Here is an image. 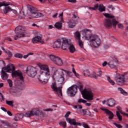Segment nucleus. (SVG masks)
<instances>
[{
    "label": "nucleus",
    "mask_w": 128,
    "mask_h": 128,
    "mask_svg": "<svg viewBox=\"0 0 128 128\" xmlns=\"http://www.w3.org/2000/svg\"><path fill=\"white\" fill-rule=\"evenodd\" d=\"M40 68V74L38 78L40 82L44 84H48L50 78V70L48 65L40 64L39 66Z\"/></svg>",
    "instance_id": "nucleus-1"
},
{
    "label": "nucleus",
    "mask_w": 128,
    "mask_h": 128,
    "mask_svg": "<svg viewBox=\"0 0 128 128\" xmlns=\"http://www.w3.org/2000/svg\"><path fill=\"white\" fill-rule=\"evenodd\" d=\"M102 14L106 18L104 22V26L106 28H110L112 26L114 28H116L118 22L114 18V16L108 13H103Z\"/></svg>",
    "instance_id": "nucleus-2"
},
{
    "label": "nucleus",
    "mask_w": 128,
    "mask_h": 128,
    "mask_svg": "<svg viewBox=\"0 0 128 128\" xmlns=\"http://www.w3.org/2000/svg\"><path fill=\"white\" fill-rule=\"evenodd\" d=\"M84 38L86 40H89V42L92 46H94V48H98L100 46L102 41L98 36L92 34L88 36V32H86Z\"/></svg>",
    "instance_id": "nucleus-3"
},
{
    "label": "nucleus",
    "mask_w": 128,
    "mask_h": 128,
    "mask_svg": "<svg viewBox=\"0 0 128 128\" xmlns=\"http://www.w3.org/2000/svg\"><path fill=\"white\" fill-rule=\"evenodd\" d=\"M76 88L80 90L82 94L84 100H86L88 102H92V100H94V92L90 88H85L83 90L84 86L82 85H79Z\"/></svg>",
    "instance_id": "nucleus-4"
},
{
    "label": "nucleus",
    "mask_w": 128,
    "mask_h": 128,
    "mask_svg": "<svg viewBox=\"0 0 128 128\" xmlns=\"http://www.w3.org/2000/svg\"><path fill=\"white\" fill-rule=\"evenodd\" d=\"M62 69H58L56 70L53 74V78H56L58 84H60V86H62L64 84V74L62 72Z\"/></svg>",
    "instance_id": "nucleus-5"
},
{
    "label": "nucleus",
    "mask_w": 128,
    "mask_h": 128,
    "mask_svg": "<svg viewBox=\"0 0 128 128\" xmlns=\"http://www.w3.org/2000/svg\"><path fill=\"white\" fill-rule=\"evenodd\" d=\"M15 32L16 36H14V40H18L19 38L28 36V32H26V28L22 26H18L16 28Z\"/></svg>",
    "instance_id": "nucleus-6"
},
{
    "label": "nucleus",
    "mask_w": 128,
    "mask_h": 128,
    "mask_svg": "<svg viewBox=\"0 0 128 128\" xmlns=\"http://www.w3.org/2000/svg\"><path fill=\"white\" fill-rule=\"evenodd\" d=\"M51 88H52L53 92L54 94L59 96V98H62V86H60L59 87L56 86V83L55 82H52L50 86Z\"/></svg>",
    "instance_id": "nucleus-7"
},
{
    "label": "nucleus",
    "mask_w": 128,
    "mask_h": 128,
    "mask_svg": "<svg viewBox=\"0 0 128 128\" xmlns=\"http://www.w3.org/2000/svg\"><path fill=\"white\" fill-rule=\"evenodd\" d=\"M29 10L30 12V16L28 18V20H31L32 18H40L44 16V14L38 12L36 8L34 7H30Z\"/></svg>",
    "instance_id": "nucleus-8"
},
{
    "label": "nucleus",
    "mask_w": 128,
    "mask_h": 128,
    "mask_svg": "<svg viewBox=\"0 0 128 128\" xmlns=\"http://www.w3.org/2000/svg\"><path fill=\"white\" fill-rule=\"evenodd\" d=\"M68 42V39L66 38H61L60 39H58L56 41L54 42L53 44L54 48H60L62 47V46L64 44H66Z\"/></svg>",
    "instance_id": "nucleus-9"
},
{
    "label": "nucleus",
    "mask_w": 128,
    "mask_h": 128,
    "mask_svg": "<svg viewBox=\"0 0 128 128\" xmlns=\"http://www.w3.org/2000/svg\"><path fill=\"white\" fill-rule=\"evenodd\" d=\"M78 16L74 14L72 17L71 19L69 20L68 22V26L70 28H74L76 27V26L78 22Z\"/></svg>",
    "instance_id": "nucleus-10"
},
{
    "label": "nucleus",
    "mask_w": 128,
    "mask_h": 128,
    "mask_svg": "<svg viewBox=\"0 0 128 128\" xmlns=\"http://www.w3.org/2000/svg\"><path fill=\"white\" fill-rule=\"evenodd\" d=\"M115 80L120 86H124V82H126V79H124V76L118 73L116 74Z\"/></svg>",
    "instance_id": "nucleus-11"
},
{
    "label": "nucleus",
    "mask_w": 128,
    "mask_h": 128,
    "mask_svg": "<svg viewBox=\"0 0 128 128\" xmlns=\"http://www.w3.org/2000/svg\"><path fill=\"white\" fill-rule=\"evenodd\" d=\"M26 72L29 76L34 78L36 76V68L32 66H29L27 68Z\"/></svg>",
    "instance_id": "nucleus-12"
},
{
    "label": "nucleus",
    "mask_w": 128,
    "mask_h": 128,
    "mask_svg": "<svg viewBox=\"0 0 128 128\" xmlns=\"http://www.w3.org/2000/svg\"><path fill=\"white\" fill-rule=\"evenodd\" d=\"M67 48H68L70 52H72V54L76 52V48H74V46L68 42V40L67 42H66V44H63L62 46V50H67Z\"/></svg>",
    "instance_id": "nucleus-13"
},
{
    "label": "nucleus",
    "mask_w": 128,
    "mask_h": 128,
    "mask_svg": "<svg viewBox=\"0 0 128 128\" xmlns=\"http://www.w3.org/2000/svg\"><path fill=\"white\" fill-rule=\"evenodd\" d=\"M74 36L79 46L81 48H84V42L80 40V33L78 31L76 32L74 34Z\"/></svg>",
    "instance_id": "nucleus-14"
},
{
    "label": "nucleus",
    "mask_w": 128,
    "mask_h": 128,
    "mask_svg": "<svg viewBox=\"0 0 128 128\" xmlns=\"http://www.w3.org/2000/svg\"><path fill=\"white\" fill-rule=\"evenodd\" d=\"M88 8L90 10H98L100 12H106V7L102 4H96L94 6V7H89Z\"/></svg>",
    "instance_id": "nucleus-15"
},
{
    "label": "nucleus",
    "mask_w": 128,
    "mask_h": 128,
    "mask_svg": "<svg viewBox=\"0 0 128 128\" xmlns=\"http://www.w3.org/2000/svg\"><path fill=\"white\" fill-rule=\"evenodd\" d=\"M78 92V88L76 86H72L68 89L67 94L70 96H74Z\"/></svg>",
    "instance_id": "nucleus-16"
},
{
    "label": "nucleus",
    "mask_w": 128,
    "mask_h": 128,
    "mask_svg": "<svg viewBox=\"0 0 128 128\" xmlns=\"http://www.w3.org/2000/svg\"><path fill=\"white\" fill-rule=\"evenodd\" d=\"M118 59L116 58H112L110 60L108 63V64L110 68H116V64H118Z\"/></svg>",
    "instance_id": "nucleus-17"
},
{
    "label": "nucleus",
    "mask_w": 128,
    "mask_h": 128,
    "mask_svg": "<svg viewBox=\"0 0 128 128\" xmlns=\"http://www.w3.org/2000/svg\"><path fill=\"white\" fill-rule=\"evenodd\" d=\"M12 78H16V76H18L21 82H24V78L22 73L20 71H15L12 72Z\"/></svg>",
    "instance_id": "nucleus-18"
},
{
    "label": "nucleus",
    "mask_w": 128,
    "mask_h": 128,
    "mask_svg": "<svg viewBox=\"0 0 128 128\" xmlns=\"http://www.w3.org/2000/svg\"><path fill=\"white\" fill-rule=\"evenodd\" d=\"M32 42L33 44H38V42H40L42 44H44V40H42V36L40 35V36H37L34 38L32 39Z\"/></svg>",
    "instance_id": "nucleus-19"
},
{
    "label": "nucleus",
    "mask_w": 128,
    "mask_h": 128,
    "mask_svg": "<svg viewBox=\"0 0 128 128\" xmlns=\"http://www.w3.org/2000/svg\"><path fill=\"white\" fill-rule=\"evenodd\" d=\"M15 70L14 66L12 64H8L6 67L3 68V70H6V72H12Z\"/></svg>",
    "instance_id": "nucleus-20"
},
{
    "label": "nucleus",
    "mask_w": 128,
    "mask_h": 128,
    "mask_svg": "<svg viewBox=\"0 0 128 128\" xmlns=\"http://www.w3.org/2000/svg\"><path fill=\"white\" fill-rule=\"evenodd\" d=\"M106 104L108 106L114 108L116 106V100L112 98H110L106 100Z\"/></svg>",
    "instance_id": "nucleus-21"
},
{
    "label": "nucleus",
    "mask_w": 128,
    "mask_h": 128,
    "mask_svg": "<svg viewBox=\"0 0 128 128\" xmlns=\"http://www.w3.org/2000/svg\"><path fill=\"white\" fill-rule=\"evenodd\" d=\"M12 12L13 14H18V12L12 9L10 6L6 7L4 10V12L5 14H6L8 12Z\"/></svg>",
    "instance_id": "nucleus-22"
},
{
    "label": "nucleus",
    "mask_w": 128,
    "mask_h": 128,
    "mask_svg": "<svg viewBox=\"0 0 128 128\" xmlns=\"http://www.w3.org/2000/svg\"><path fill=\"white\" fill-rule=\"evenodd\" d=\"M66 122H68L70 124H73V126H82V124L80 123H76V120L71 119L70 118H66Z\"/></svg>",
    "instance_id": "nucleus-23"
},
{
    "label": "nucleus",
    "mask_w": 128,
    "mask_h": 128,
    "mask_svg": "<svg viewBox=\"0 0 128 128\" xmlns=\"http://www.w3.org/2000/svg\"><path fill=\"white\" fill-rule=\"evenodd\" d=\"M24 117V114H18L14 116V120L15 122H18L20 120H22V118Z\"/></svg>",
    "instance_id": "nucleus-24"
},
{
    "label": "nucleus",
    "mask_w": 128,
    "mask_h": 128,
    "mask_svg": "<svg viewBox=\"0 0 128 128\" xmlns=\"http://www.w3.org/2000/svg\"><path fill=\"white\" fill-rule=\"evenodd\" d=\"M54 64L57 66H62L64 64V62H62V60L61 58H60V57H57L56 60L54 62Z\"/></svg>",
    "instance_id": "nucleus-25"
},
{
    "label": "nucleus",
    "mask_w": 128,
    "mask_h": 128,
    "mask_svg": "<svg viewBox=\"0 0 128 128\" xmlns=\"http://www.w3.org/2000/svg\"><path fill=\"white\" fill-rule=\"evenodd\" d=\"M84 74H87V76H90L91 78H94L96 80V78H98V74L96 72H93V74L92 75H90V72L88 70H86L84 72Z\"/></svg>",
    "instance_id": "nucleus-26"
},
{
    "label": "nucleus",
    "mask_w": 128,
    "mask_h": 128,
    "mask_svg": "<svg viewBox=\"0 0 128 128\" xmlns=\"http://www.w3.org/2000/svg\"><path fill=\"white\" fill-rule=\"evenodd\" d=\"M32 110L34 116H42V114H44V112L38 109Z\"/></svg>",
    "instance_id": "nucleus-27"
},
{
    "label": "nucleus",
    "mask_w": 128,
    "mask_h": 128,
    "mask_svg": "<svg viewBox=\"0 0 128 128\" xmlns=\"http://www.w3.org/2000/svg\"><path fill=\"white\" fill-rule=\"evenodd\" d=\"M64 72L66 74V78H72V72L62 69V72Z\"/></svg>",
    "instance_id": "nucleus-28"
},
{
    "label": "nucleus",
    "mask_w": 128,
    "mask_h": 128,
    "mask_svg": "<svg viewBox=\"0 0 128 128\" xmlns=\"http://www.w3.org/2000/svg\"><path fill=\"white\" fill-rule=\"evenodd\" d=\"M6 70H4V69H2V80H7V78H8V74H6Z\"/></svg>",
    "instance_id": "nucleus-29"
},
{
    "label": "nucleus",
    "mask_w": 128,
    "mask_h": 128,
    "mask_svg": "<svg viewBox=\"0 0 128 128\" xmlns=\"http://www.w3.org/2000/svg\"><path fill=\"white\" fill-rule=\"evenodd\" d=\"M24 116L26 118H30L31 116H34V112L33 110H30L26 112L24 114Z\"/></svg>",
    "instance_id": "nucleus-30"
},
{
    "label": "nucleus",
    "mask_w": 128,
    "mask_h": 128,
    "mask_svg": "<svg viewBox=\"0 0 128 128\" xmlns=\"http://www.w3.org/2000/svg\"><path fill=\"white\" fill-rule=\"evenodd\" d=\"M54 26L58 30H62V24L60 22H58L54 24Z\"/></svg>",
    "instance_id": "nucleus-31"
},
{
    "label": "nucleus",
    "mask_w": 128,
    "mask_h": 128,
    "mask_svg": "<svg viewBox=\"0 0 128 128\" xmlns=\"http://www.w3.org/2000/svg\"><path fill=\"white\" fill-rule=\"evenodd\" d=\"M118 90L120 92V94H124V96H128V92H126L124 90H123L122 88H118Z\"/></svg>",
    "instance_id": "nucleus-32"
},
{
    "label": "nucleus",
    "mask_w": 128,
    "mask_h": 128,
    "mask_svg": "<svg viewBox=\"0 0 128 128\" xmlns=\"http://www.w3.org/2000/svg\"><path fill=\"white\" fill-rule=\"evenodd\" d=\"M106 114H108V116H109V120H112L114 118V113H112V112L110 111L109 110Z\"/></svg>",
    "instance_id": "nucleus-33"
},
{
    "label": "nucleus",
    "mask_w": 128,
    "mask_h": 128,
    "mask_svg": "<svg viewBox=\"0 0 128 128\" xmlns=\"http://www.w3.org/2000/svg\"><path fill=\"white\" fill-rule=\"evenodd\" d=\"M50 58V60H52V62H53L54 63V62H56L58 56H54V55H50L49 56Z\"/></svg>",
    "instance_id": "nucleus-34"
},
{
    "label": "nucleus",
    "mask_w": 128,
    "mask_h": 128,
    "mask_svg": "<svg viewBox=\"0 0 128 128\" xmlns=\"http://www.w3.org/2000/svg\"><path fill=\"white\" fill-rule=\"evenodd\" d=\"M116 108L118 110V111H116V114H117V112H118V114H124V112H122V108H120V106H117Z\"/></svg>",
    "instance_id": "nucleus-35"
},
{
    "label": "nucleus",
    "mask_w": 128,
    "mask_h": 128,
    "mask_svg": "<svg viewBox=\"0 0 128 128\" xmlns=\"http://www.w3.org/2000/svg\"><path fill=\"white\" fill-rule=\"evenodd\" d=\"M40 2H42V4H44L46 2H48L50 4H54V0H38Z\"/></svg>",
    "instance_id": "nucleus-36"
},
{
    "label": "nucleus",
    "mask_w": 128,
    "mask_h": 128,
    "mask_svg": "<svg viewBox=\"0 0 128 128\" xmlns=\"http://www.w3.org/2000/svg\"><path fill=\"white\" fill-rule=\"evenodd\" d=\"M107 80L109 83L112 84V86H114L115 82L114 80H112V79H110V76H107Z\"/></svg>",
    "instance_id": "nucleus-37"
},
{
    "label": "nucleus",
    "mask_w": 128,
    "mask_h": 128,
    "mask_svg": "<svg viewBox=\"0 0 128 128\" xmlns=\"http://www.w3.org/2000/svg\"><path fill=\"white\" fill-rule=\"evenodd\" d=\"M116 116L119 122H122V115H120V114L117 112V114H116Z\"/></svg>",
    "instance_id": "nucleus-38"
},
{
    "label": "nucleus",
    "mask_w": 128,
    "mask_h": 128,
    "mask_svg": "<svg viewBox=\"0 0 128 128\" xmlns=\"http://www.w3.org/2000/svg\"><path fill=\"white\" fill-rule=\"evenodd\" d=\"M126 82H128V72H126L124 74H122Z\"/></svg>",
    "instance_id": "nucleus-39"
},
{
    "label": "nucleus",
    "mask_w": 128,
    "mask_h": 128,
    "mask_svg": "<svg viewBox=\"0 0 128 128\" xmlns=\"http://www.w3.org/2000/svg\"><path fill=\"white\" fill-rule=\"evenodd\" d=\"M72 72L73 74H74L75 76H76V78H80V74L76 73V70H74V68H72Z\"/></svg>",
    "instance_id": "nucleus-40"
},
{
    "label": "nucleus",
    "mask_w": 128,
    "mask_h": 128,
    "mask_svg": "<svg viewBox=\"0 0 128 128\" xmlns=\"http://www.w3.org/2000/svg\"><path fill=\"white\" fill-rule=\"evenodd\" d=\"M10 6V4L6 3V2L0 3V8L2 6Z\"/></svg>",
    "instance_id": "nucleus-41"
},
{
    "label": "nucleus",
    "mask_w": 128,
    "mask_h": 128,
    "mask_svg": "<svg viewBox=\"0 0 128 128\" xmlns=\"http://www.w3.org/2000/svg\"><path fill=\"white\" fill-rule=\"evenodd\" d=\"M6 104H8V106H14V102L12 101L6 100Z\"/></svg>",
    "instance_id": "nucleus-42"
},
{
    "label": "nucleus",
    "mask_w": 128,
    "mask_h": 128,
    "mask_svg": "<svg viewBox=\"0 0 128 128\" xmlns=\"http://www.w3.org/2000/svg\"><path fill=\"white\" fill-rule=\"evenodd\" d=\"M78 104H80V102H82V104H86V100L82 98H80V99L78 100Z\"/></svg>",
    "instance_id": "nucleus-43"
},
{
    "label": "nucleus",
    "mask_w": 128,
    "mask_h": 128,
    "mask_svg": "<svg viewBox=\"0 0 128 128\" xmlns=\"http://www.w3.org/2000/svg\"><path fill=\"white\" fill-rule=\"evenodd\" d=\"M14 56L18 58H22V55L20 54H16L14 55Z\"/></svg>",
    "instance_id": "nucleus-44"
},
{
    "label": "nucleus",
    "mask_w": 128,
    "mask_h": 128,
    "mask_svg": "<svg viewBox=\"0 0 128 128\" xmlns=\"http://www.w3.org/2000/svg\"><path fill=\"white\" fill-rule=\"evenodd\" d=\"M74 108H78V110H80H80L82 108V105L74 106Z\"/></svg>",
    "instance_id": "nucleus-45"
},
{
    "label": "nucleus",
    "mask_w": 128,
    "mask_h": 128,
    "mask_svg": "<svg viewBox=\"0 0 128 128\" xmlns=\"http://www.w3.org/2000/svg\"><path fill=\"white\" fill-rule=\"evenodd\" d=\"M60 126H63V128H66V122H61L60 123Z\"/></svg>",
    "instance_id": "nucleus-46"
},
{
    "label": "nucleus",
    "mask_w": 128,
    "mask_h": 128,
    "mask_svg": "<svg viewBox=\"0 0 128 128\" xmlns=\"http://www.w3.org/2000/svg\"><path fill=\"white\" fill-rule=\"evenodd\" d=\"M80 112H82L83 114H86V112H88V110H86L82 109V110H80Z\"/></svg>",
    "instance_id": "nucleus-47"
},
{
    "label": "nucleus",
    "mask_w": 128,
    "mask_h": 128,
    "mask_svg": "<svg viewBox=\"0 0 128 128\" xmlns=\"http://www.w3.org/2000/svg\"><path fill=\"white\" fill-rule=\"evenodd\" d=\"M7 80L9 86H10V88H12V80Z\"/></svg>",
    "instance_id": "nucleus-48"
},
{
    "label": "nucleus",
    "mask_w": 128,
    "mask_h": 128,
    "mask_svg": "<svg viewBox=\"0 0 128 128\" xmlns=\"http://www.w3.org/2000/svg\"><path fill=\"white\" fill-rule=\"evenodd\" d=\"M6 52L9 58H10L12 56V52H10V51L8 50L6 51Z\"/></svg>",
    "instance_id": "nucleus-49"
},
{
    "label": "nucleus",
    "mask_w": 128,
    "mask_h": 128,
    "mask_svg": "<svg viewBox=\"0 0 128 128\" xmlns=\"http://www.w3.org/2000/svg\"><path fill=\"white\" fill-rule=\"evenodd\" d=\"M114 124L118 128H122V126L120 124H118L116 123H114Z\"/></svg>",
    "instance_id": "nucleus-50"
},
{
    "label": "nucleus",
    "mask_w": 128,
    "mask_h": 128,
    "mask_svg": "<svg viewBox=\"0 0 128 128\" xmlns=\"http://www.w3.org/2000/svg\"><path fill=\"white\" fill-rule=\"evenodd\" d=\"M63 14H60L59 18H60V22H64V19L62 18Z\"/></svg>",
    "instance_id": "nucleus-51"
},
{
    "label": "nucleus",
    "mask_w": 128,
    "mask_h": 128,
    "mask_svg": "<svg viewBox=\"0 0 128 128\" xmlns=\"http://www.w3.org/2000/svg\"><path fill=\"white\" fill-rule=\"evenodd\" d=\"M43 110L44 112H52L54 110V109L49 108L47 109H44Z\"/></svg>",
    "instance_id": "nucleus-52"
},
{
    "label": "nucleus",
    "mask_w": 128,
    "mask_h": 128,
    "mask_svg": "<svg viewBox=\"0 0 128 128\" xmlns=\"http://www.w3.org/2000/svg\"><path fill=\"white\" fill-rule=\"evenodd\" d=\"M118 28L122 30V28H124V25L122 24H118Z\"/></svg>",
    "instance_id": "nucleus-53"
},
{
    "label": "nucleus",
    "mask_w": 128,
    "mask_h": 128,
    "mask_svg": "<svg viewBox=\"0 0 128 128\" xmlns=\"http://www.w3.org/2000/svg\"><path fill=\"white\" fill-rule=\"evenodd\" d=\"M98 73L99 74H98V76H100V77L102 76V72L101 70H99Z\"/></svg>",
    "instance_id": "nucleus-54"
},
{
    "label": "nucleus",
    "mask_w": 128,
    "mask_h": 128,
    "mask_svg": "<svg viewBox=\"0 0 128 128\" xmlns=\"http://www.w3.org/2000/svg\"><path fill=\"white\" fill-rule=\"evenodd\" d=\"M108 7L109 8H111L112 10H114V6H112V5H110V4L108 5Z\"/></svg>",
    "instance_id": "nucleus-55"
},
{
    "label": "nucleus",
    "mask_w": 128,
    "mask_h": 128,
    "mask_svg": "<svg viewBox=\"0 0 128 128\" xmlns=\"http://www.w3.org/2000/svg\"><path fill=\"white\" fill-rule=\"evenodd\" d=\"M100 110H104V112H105L106 114L107 112H108L109 110L108 109H106L104 108H101Z\"/></svg>",
    "instance_id": "nucleus-56"
},
{
    "label": "nucleus",
    "mask_w": 128,
    "mask_h": 128,
    "mask_svg": "<svg viewBox=\"0 0 128 128\" xmlns=\"http://www.w3.org/2000/svg\"><path fill=\"white\" fill-rule=\"evenodd\" d=\"M8 115H9L10 116H12V112L10 111H7L6 112Z\"/></svg>",
    "instance_id": "nucleus-57"
},
{
    "label": "nucleus",
    "mask_w": 128,
    "mask_h": 128,
    "mask_svg": "<svg viewBox=\"0 0 128 128\" xmlns=\"http://www.w3.org/2000/svg\"><path fill=\"white\" fill-rule=\"evenodd\" d=\"M70 112H67L65 115V118L68 117V116H70Z\"/></svg>",
    "instance_id": "nucleus-58"
},
{
    "label": "nucleus",
    "mask_w": 128,
    "mask_h": 128,
    "mask_svg": "<svg viewBox=\"0 0 128 128\" xmlns=\"http://www.w3.org/2000/svg\"><path fill=\"white\" fill-rule=\"evenodd\" d=\"M68 2H73L74 4L76 2V0H68Z\"/></svg>",
    "instance_id": "nucleus-59"
},
{
    "label": "nucleus",
    "mask_w": 128,
    "mask_h": 128,
    "mask_svg": "<svg viewBox=\"0 0 128 128\" xmlns=\"http://www.w3.org/2000/svg\"><path fill=\"white\" fill-rule=\"evenodd\" d=\"M0 98L2 100H4V96H2V93H0Z\"/></svg>",
    "instance_id": "nucleus-60"
},
{
    "label": "nucleus",
    "mask_w": 128,
    "mask_h": 128,
    "mask_svg": "<svg viewBox=\"0 0 128 128\" xmlns=\"http://www.w3.org/2000/svg\"><path fill=\"white\" fill-rule=\"evenodd\" d=\"M58 13H56V14L53 15L52 16L53 18H56V17L58 16Z\"/></svg>",
    "instance_id": "nucleus-61"
},
{
    "label": "nucleus",
    "mask_w": 128,
    "mask_h": 128,
    "mask_svg": "<svg viewBox=\"0 0 128 128\" xmlns=\"http://www.w3.org/2000/svg\"><path fill=\"white\" fill-rule=\"evenodd\" d=\"M106 64H108L107 62H104L102 64V66H106Z\"/></svg>",
    "instance_id": "nucleus-62"
},
{
    "label": "nucleus",
    "mask_w": 128,
    "mask_h": 128,
    "mask_svg": "<svg viewBox=\"0 0 128 128\" xmlns=\"http://www.w3.org/2000/svg\"><path fill=\"white\" fill-rule=\"evenodd\" d=\"M1 110H2L4 112H8V110H6V108H4V107H2Z\"/></svg>",
    "instance_id": "nucleus-63"
},
{
    "label": "nucleus",
    "mask_w": 128,
    "mask_h": 128,
    "mask_svg": "<svg viewBox=\"0 0 128 128\" xmlns=\"http://www.w3.org/2000/svg\"><path fill=\"white\" fill-rule=\"evenodd\" d=\"M85 106H92V104L86 103Z\"/></svg>",
    "instance_id": "nucleus-64"
}]
</instances>
